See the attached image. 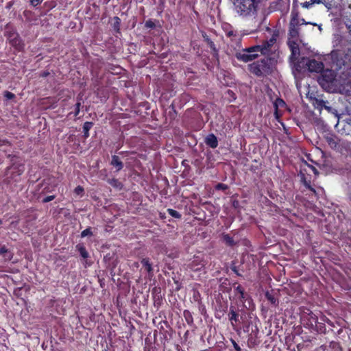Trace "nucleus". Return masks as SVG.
Returning a JSON list of instances; mask_svg holds the SVG:
<instances>
[{"label": "nucleus", "instance_id": "obj_1", "mask_svg": "<svg viewBox=\"0 0 351 351\" xmlns=\"http://www.w3.org/2000/svg\"><path fill=\"white\" fill-rule=\"evenodd\" d=\"M261 0H231L234 10L240 16H247L256 11Z\"/></svg>", "mask_w": 351, "mask_h": 351}, {"label": "nucleus", "instance_id": "obj_2", "mask_svg": "<svg viewBox=\"0 0 351 351\" xmlns=\"http://www.w3.org/2000/svg\"><path fill=\"white\" fill-rule=\"evenodd\" d=\"M271 59L264 58L252 64H249V70L251 73L257 76H261L268 74L271 72L270 68Z\"/></svg>", "mask_w": 351, "mask_h": 351}, {"label": "nucleus", "instance_id": "obj_3", "mask_svg": "<svg viewBox=\"0 0 351 351\" xmlns=\"http://www.w3.org/2000/svg\"><path fill=\"white\" fill-rule=\"evenodd\" d=\"M304 66H306L308 70L311 72L319 73L324 69V64L322 62L317 61L315 59L310 60L306 58H302L300 62L295 63V69L298 71H301Z\"/></svg>", "mask_w": 351, "mask_h": 351}, {"label": "nucleus", "instance_id": "obj_4", "mask_svg": "<svg viewBox=\"0 0 351 351\" xmlns=\"http://www.w3.org/2000/svg\"><path fill=\"white\" fill-rule=\"evenodd\" d=\"M335 73L333 71L326 69L317 78L319 85L326 90L330 91L335 84Z\"/></svg>", "mask_w": 351, "mask_h": 351}, {"label": "nucleus", "instance_id": "obj_5", "mask_svg": "<svg viewBox=\"0 0 351 351\" xmlns=\"http://www.w3.org/2000/svg\"><path fill=\"white\" fill-rule=\"evenodd\" d=\"M258 47L253 46L236 53L235 56L238 60L244 62H250L258 57Z\"/></svg>", "mask_w": 351, "mask_h": 351}, {"label": "nucleus", "instance_id": "obj_6", "mask_svg": "<svg viewBox=\"0 0 351 351\" xmlns=\"http://www.w3.org/2000/svg\"><path fill=\"white\" fill-rule=\"evenodd\" d=\"M298 25H300L299 19L295 17L293 18L289 23V39L297 40L299 36Z\"/></svg>", "mask_w": 351, "mask_h": 351}, {"label": "nucleus", "instance_id": "obj_7", "mask_svg": "<svg viewBox=\"0 0 351 351\" xmlns=\"http://www.w3.org/2000/svg\"><path fill=\"white\" fill-rule=\"evenodd\" d=\"M288 45L291 51L290 60L292 62H295L296 60H298L300 56L299 45L297 43V40L289 39Z\"/></svg>", "mask_w": 351, "mask_h": 351}, {"label": "nucleus", "instance_id": "obj_8", "mask_svg": "<svg viewBox=\"0 0 351 351\" xmlns=\"http://www.w3.org/2000/svg\"><path fill=\"white\" fill-rule=\"evenodd\" d=\"M328 101H324L321 99H315L313 101V105L316 108L319 109L320 110L323 108L326 109L328 112H331L335 114L337 117H338L337 111L334 109L332 107L328 106Z\"/></svg>", "mask_w": 351, "mask_h": 351}, {"label": "nucleus", "instance_id": "obj_9", "mask_svg": "<svg viewBox=\"0 0 351 351\" xmlns=\"http://www.w3.org/2000/svg\"><path fill=\"white\" fill-rule=\"evenodd\" d=\"M314 3H323L328 10H330L334 7L332 1L330 0H309L301 3V5L305 8H309Z\"/></svg>", "mask_w": 351, "mask_h": 351}, {"label": "nucleus", "instance_id": "obj_10", "mask_svg": "<svg viewBox=\"0 0 351 351\" xmlns=\"http://www.w3.org/2000/svg\"><path fill=\"white\" fill-rule=\"evenodd\" d=\"M229 319L231 322L232 326L234 327V324L241 322V319H242V316H239V313L236 311L235 307L232 305L230 306V311L228 313Z\"/></svg>", "mask_w": 351, "mask_h": 351}, {"label": "nucleus", "instance_id": "obj_11", "mask_svg": "<svg viewBox=\"0 0 351 351\" xmlns=\"http://www.w3.org/2000/svg\"><path fill=\"white\" fill-rule=\"evenodd\" d=\"M205 143L213 149L216 148L218 146L217 138L213 134H210L206 137Z\"/></svg>", "mask_w": 351, "mask_h": 351}, {"label": "nucleus", "instance_id": "obj_12", "mask_svg": "<svg viewBox=\"0 0 351 351\" xmlns=\"http://www.w3.org/2000/svg\"><path fill=\"white\" fill-rule=\"evenodd\" d=\"M255 47H258V52H260L263 55H267L271 51V46L269 45V43L265 41L261 45H255Z\"/></svg>", "mask_w": 351, "mask_h": 351}, {"label": "nucleus", "instance_id": "obj_13", "mask_svg": "<svg viewBox=\"0 0 351 351\" xmlns=\"http://www.w3.org/2000/svg\"><path fill=\"white\" fill-rule=\"evenodd\" d=\"M110 165L117 167V171H120L123 167V162L121 161L119 156H117L116 155H114L112 156V160L110 162Z\"/></svg>", "mask_w": 351, "mask_h": 351}, {"label": "nucleus", "instance_id": "obj_14", "mask_svg": "<svg viewBox=\"0 0 351 351\" xmlns=\"http://www.w3.org/2000/svg\"><path fill=\"white\" fill-rule=\"evenodd\" d=\"M343 23L349 30V33L351 34V10L346 13L343 17Z\"/></svg>", "mask_w": 351, "mask_h": 351}, {"label": "nucleus", "instance_id": "obj_15", "mask_svg": "<svg viewBox=\"0 0 351 351\" xmlns=\"http://www.w3.org/2000/svg\"><path fill=\"white\" fill-rule=\"evenodd\" d=\"M0 255H2L5 261H10L12 258V254L5 246L0 247Z\"/></svg>", "mask_w": 351, "mask_h": 351}, {"label": "nucleus", "instance_id": "obj_16", "mask_svg": "<svg viewBox=\"0 0 351 351\" xmlns=\"http://www.w3.org/2000/svg\"><path fill=\"white\" fill-rule=\"evenodd\" d=\"M326 141L331 148H336L338 145L336 138L332 136H326Z\"/></svg>", "mask_w": 351, "mask_h": 351}, {"label": "nucleus", "instance_id": "obj_17", "mask_svg": "<svg viewBox=\"0 0 351 351\" xmlns=\"http://www.w3.org/2000/svg\"><path fill=\"white\" fill-rule=\"evenodd\" d=\"M93 126L92 122H85L83 125L84 136L87 138L89 136L88 132Z\"/></svg>", "mask_w": 351, "mask_h": 351}, {"label": "nucleus", "instance_id": "obj_18", "mask_svg": "<svg viewBox=\"0 0 351 351\" xmlns=\"http://www.w3.org/2000/svg\"><path fill=\"white\" fill-rule=\"evenodd\" d=\"M76 247L77 248L78 251L80 252V255L84 258H86L88 257V252L86 251V248L83 246V245H77L76 246Z\"/></svg>", "mask_w": 351, "mask_h": 351}, {"label": "nucleus", "instance_id": "obj_19", "mask_svg": "<svg viewBox=\"0 0 351 351\" xmlns=\"http://www.w3.org/2000/svg\"><path fill=\"white\" fill-rule=\"evenodd\" d=\"M141 263L143 264V265L144 267H145L147 271L149 272V273H151L153 271V269H152V264L149 263V259L147 258H143L142 261H141Z\"/></svg>", "mask_w": 351, "mask_h": 351}, {"label": "nucleus", "instance_id": "obj_20", "mask_svg": "<svg viewBox=\"0 0 351 351\" xmlns=\"http://www.w3.org/2000/svg\"><path fill=\"white\" fill-rule=\"evenodd\" d=\"M108 182L110 185H112V186L116 187V188H119L121 186V183L119 182V180L117 179H115V178L109 179L108 180Z\"/></svg>", "mask_w": 351, "mask_h": 351}, {"label": "nucleus", "instance_id": "obj_21", "mask_svg": "<svg viewBox=\"0 0 351 351\" xmlns=\"http://www.w3.org/2000/svg\"><path fill=\"white\" fill-rule=\"evenodd\" d=\"M302 182L304 184V185L306 187V189H309L311 191H312L313 193H316V191L315 190V189H313L311 185H310V183L308 182H307L305 179V178L303 176L302 178Z\"/></svg>", "mask_w": 351, "mask_h": 351}, {"label": "nucleus", "instance_id": "obj_22", "mask_svg": "<svg viewBox=\"0 0 351 351\" xmlns=\"http://www.w3.org/2000/svg\"><path fill=\"white\" fill-rule=\"evenodd\" d=\"M223 240L227 244L230 245H233L234 243L233 239L228 234H226L223 236Z\"/></svg>", "mask_w": 351, "mask_h": 351}, {"label": "nucleus", "instance_id": "obj_23", "mask_svg": "<svg viewBox=\"0 0 351 351\" xmlns=\"http://www.w3.org/2000/svg\"><path fill=\"white\" fill-rule=\"evenodd\" d=\"M168 213L173 217H175V218H180L181 217V215L178 211L175 210L168 209Z\"/></svg>", "mask_w": 351, "mask_h": 351}, {"label": "nucleus", "instance_id": "obj_24", "mask_svg": "<svg viewBox=\"0 0 351 351\" xmlns=\"http://www.w3.org/2000/svg\"><path fill=\"white\" fill-rule=\"evenodd\" d=\"M267 299L272 304H276L277 300L275 298L274 295L271 294H269V293H267L265 295Z\"/></svg>", "mask_w": 351, "mask_h": 351}, {"label": "nucleus", "instance_id": "obj_25", "mask_svg": "<svg viewBox=\"0 0 351 351\" xmlns=\"http://www.w3.org/2000/svg\"><path fill=\"white\" fill-rule=\"evenodd\" d=\"M285 105V101L281 99H276L274 102V106L277 109L278 107H282Z\"/></svg>", "mask_w": 351, "mask_h": 351}, {"label": "nucleus", "instance_id": "obj_26", "mask_svg": "<svg viewBox=\"0 0 351 351\" xmlns=\"http://www.w3.org/2000/svg\"><path fill=\"white\" fill-rule=\"evenodd\" d=\"M92 232L90 230V228H86L84 230H83L81 233V237H85L86 236H90V235H92Z\"/></svg>", "mask_w": 351, "mask_h": 351}, {"label": "nucleus", "instance_id": "obj_27", "mask_svg": "<svg viewBox=\"0 0 351 351\" xmlns=\"http://www.w3.org/2000/svg\"><path fill=\"white\" fill-rule=\"evenodd\" d=\"M215 188H216V189H218V190L225 191L228 189V186L224 184H222V183H219L217 184Z\"/></svg>", "mask_w": 351, "mask_h": 351}, {"label": "nucleus", "instance_id": "obj_28", "mask_svg": "<svg viewBox=\"0 0 351 351\" xmlns=\"http://www.w3.org/2000/svg\"><path fill=\"white\" fill-rule=\"evenodd\" d=\"M206 41H207L208 46L210 47V49H212L214 51H216L217 50L215 47L214 43L208 38H206Z\"/></svg>", "mask_w": 351, "mask_h": 351}, {"label": "nucleus", "instance_id": "obj_29", "mask_svg": "<svg viewBox=\"0 0 351 351\" xmlns=\"http://www.w3.org/2000/svg\"><path fill=\"white\" fill-rule=\"evenodd\" d=\"M4 96L8 99H13L15 97V95L13 93H12L11 92H9V91H5V94H4Z\"/></svg>", "mask_w": 351, "mask_h": 351}, {"label": "nucleus", "instance_id": "obj_30", "mask_svg": "<svg viewBox=\"0 0 351 351\" xmlns=\"http://www.w3.org/2000/svg\"><path fill=\"white\" fill-rule=\"evenodd\" d=\"M43 1V0H30L29 2L33 7H36L38 5H39Z\"/></svg>", "mask_w": 351, "mask_h": 351}, {"label": "nucleus", "instance_id": "obj_31", "mask_svg": "<svg viewBox=\"0 0 351 351\" xmlns=\"http://www.w3.org/2000/svg\"><path fill=\"white\" fill-rule=\"evenodd\" d=\"M54 198H55V195H49V196H47V197H46L45 198H44V199H43V203L49 202H50V201H51V200L54 199Z\"/></svg>", "mask_w": 351, "mask_h": 351}, {"label": "nucleus", "instance_id": "obj_32", "mask_svg": "<svg viewBox=\"0 0 351 351\" xmlns=\"http://www.w3.org/2000/svg\"><path fill=\"white\" fill-rule=\"evenodd\" d=\"M276 36L274 35L267 42L269 43V45H270L271 47L274 45V44L276 43Z\"/></svg>", "mask_w": 351, "mask_h": 351}, {"label": "nucleus", "instance_id": "obj_33", "mask_svg": "<svg viewBox=\"0 0 351 351\" xmlns=\"http://www.w3.org/2000/svg\"><path fill=\"white\" fill-rule=\"evenodd\" d=\"M84 191V189L82 186H78L77 187L75 188V192L77 194V195H80L81 194L82 192Z\"/></svg>", "mask_w": 351, "mask_h": 351}, {"label": "nucleus", "instance_id": "obj_34", "mask_svg": "<svg viewBox=\"0 0 351 351\" xmlns=\"http://www.w3.org/2000/svg\"><path fill=\"white\" fill-rule=\"evenodd\" d=\"M232 345L234 348V349L237 350V351H241V348L239 347V346L234 341V340H232Z\"/></svg>", "mask_w": 351, "mask_h": 351}, {"label": "nucleus", "instance_id": "obj_35", "mask_svg": "<svg viewBox=\"0 0 351 351\" xmlns=\"http://www.w3.org/2000/svg\"><path fill=\"white\" fill-rule=\"evenodd\" d=\"M236 291H238L240 294H243V291H244L243 288L241 285H238L236 287Z\"/></svg>", "mask_w": 351, "mask_h": 351}, {"label": "nucleus", "instance_id": "obj_36", "mask_svg": "<svg viewBox=\"0 0 351 351\" xmlns=\"http://www.w3.org/2000/svg\"><path fill=\"white\" fill-rule=\"evenodd\" d=\"M75 106H76L75 115H77V114H78V113H79V112H80V102H77V103L75 104Z\"/></svg>", "mask_w": 351, "mask_h": 351}, {"label": "nucleus", "instance_id": "obj_37", "mask_svg": "<svg viewBox=\"0 0 351 351\" xmlns=\"http://www.w3.org/2000/svg\"><path fill=\"white\" fill-rule=\"evenodd\" d=\"M145 25H146V27H153L154 24L152 21H147V22H146Z\"/></svg>", "mask_w": 351, "mask_h": 351}, {"label": "nucleus", "instance_id": "obj_38", "mask_svg": "<svg viewBox=\"0 0 351 351\" xmlns=\"http://www.w3.org/2000/svg\"><path fill=\"white\" fill-rule=\"evenodd\" d=\"M115 19L117 20L116 23L114 24V28H119V19L118 17H116Z\"/></svg>", "mask_w": 351, "mask_h": 351}, {"label": "nucleus", "instance_id": "obj_39", "mask_svg": "<svg viewBox=\"0 0 351 351\" xmlns=\"http://www.w3.org/2000/svg\"><path fill=\"white\" fill-rule=\"evenodd\" d=\"M300 21V25H304V24H306L304 19H301L300 21Z\"/></svg>", "mask_w": 351, "mask_h": 351}, {"label": "nucleus", "instance_id": "obj_40", "mask_svg": "<svg viewBox=\"0 0 351 351\" xmlns=\"http://www.w3.org/2000/svg\"><path fill=\"white\" fill-rule=\"evenodd\" d=\"M241 295V298L242 299H244L245 298V293H244V291H243V294H240Z\"/></svg>", "mask_w": 351, "mask_h": 351}, {"label": "nucleus", "instance_id": "obj_41", "mask_svg": "<svg viewBox=\"0 0 351 351\" xmlns=\"http://www.w3.org/2000/svg\"><path fill=\"white\" fill-rule=\"evenodd\" d=\"M313 171H314V173L315 174L317 173V169L315 167H313Z\"/></svg>", "mask_w": 351, "mask_h": 351}, {"label": "nucleus", "instance_id": "obj_42", "mask_svg": "<svg viewBox=\"0 0 351 351\" xmlns=\"http://www.w3.org/2000/svg\"><path fill=\"white\" fill-rule=\"evenodd\" d=\"M232 270H233V271H234L237 275H239V274L237 273V269H236V268H235V267L232 268Z\"/></svg>", "mask_w": 351, "mask_h": 351}, {"label": "nucleus", "instance_id": "obj_43", "mask_svg": "<svg viewBox=\"0 0 351 351\" xmlns=\"http://www.w3.org/2000/svg\"><path fill=\"white\" fill-rule=\"evenodd\" d=\"M232 34H233V32H230L228 33V36H232Z\"/></svg>", "mask_w": 351, "mask_h": 351}, {"label": "nucleus", "instance_id": "obj_44", "mask_svg": "<svg viewBox=\"0 0 351 351\" xmlns=\"http://www.w3.org/2000/svg\"><path fill=\"white\" fill-rule=\"evenodd\" d=\"M47 74H48V73H45L43 75V76H46V75H47Z\"/></svg>", "mask_w": 351, "mask_h": 351}]
</instances>
